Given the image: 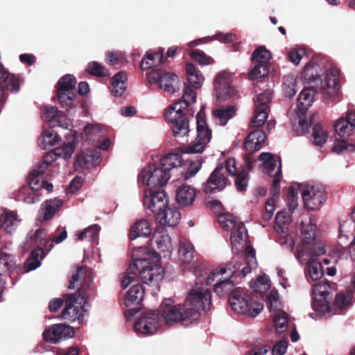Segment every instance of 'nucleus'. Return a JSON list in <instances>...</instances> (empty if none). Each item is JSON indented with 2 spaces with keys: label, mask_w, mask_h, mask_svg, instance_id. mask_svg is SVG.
Returning <instances> with one entry per match:
<instances>
[{
  "label": "nucleus",
  "mask_w": 355,
  "mask_h": 355,
  "mask_svg": "<svg viewBox=\"0 0 355 355\" xmlns=\"http://www.w3.org/2000/svg\"><path fill=\"white\" fill-rule=\"evenodd\" d=\"M175 301L166 299L162 306V317L166 324L180 323L188 326L198 319L200 311L210 309L211 294L205 287H195L187 294L183 303L175 304Z\"/></svg>",
  "instance_id": "1"
},
{
  "label": "nucleus",
  "mask_w": 355,
  "mask_h": 355,
  "mask_svg": "<svg viewBox=\"0 0 355 355\" xmlns=\"http://www.w3.org/2000/svg\"><path fill=\"white\" fill-rule=\"evenodd\" d=\"M164 276V269L157 257L136 259L127 269L121 280V286L126 288L131 283L139 282L150 288V291L155 295L159 290V283Z\"/></svg>",
  "instance_id": "2"
},
{
  "label": "nucleus",
  "mask_w": 355,
  "mask_h": 355,
  "mask_svg": "<svg viewBox=\"0 0 355 355\" xmlns=\"http://www.w3.org/2000/svg\"><path fill=\"white\" fill-rule=\"evenodd\" d=\"M196 101V93L188 85H184L182 99L168 106L165 111V119L171 124L174 135L178 138L184 137L189 132L188 121L185 111Z\"/></svg>",
  "instance_id": "3"
},
{
  "label": "nucleus",
  "mask_w": 355,
  "mask_h": 355,
  "mask_svg": "<svg viewBox=\"0 0 355 355\" xmlns=\"http://www.w3.org/2000/svg\"><path fill=\"white\" fill-rule=\"evenodd\" d=\"M315 230L316 225L313 219L309 218L306 224L302 223V245L295 254L301 263H305L310 259H317L316 257L325 252L324 244L315 241Z\"/></svg>",
  "instance_id": "4"
},
{
  "label": "nucleus",
  "mask_w": 355,
  "mask_h": 355,
  "mask_svg": "<svg viewBox=\"0 0 355 355\" xmlns=\"http://www.w3.org/2000/svg\"><path fill=\"white\" fill-rule=\"evenodd\" d=\"M246 266H243L241 269L240 262L233 259L226 265L221 266L219 269L215 270L211 272L206 279L207 285H211L215 280L220 279L219 276H223L225 274L232 276V278L240 277L243 278L252 270L257 268V261L254 257V252L252 249L248 248L246 251Z\"/></svg>",
  "instance_id": "5"
},
{
  "label": "nucleus",
  "mask_w": 355,
  "mask_h": 355,
  "mask_svg": "<svg viewBox=\"0 0 355 355\" xmlns=\"http://www.w3.org/2000/svg\"><path fill=\"white\" fill-rule=\"evenodd\" d=\"M232 309L239 314L256 317L263 310V305L243 291L236 289L229 299Z\"/></svg>",
  "instance_id": "6"
},
{
  "label": "nucleus",
  "mask_w": 355,
  "mask_h": 355,
  "mask_svg": "<svg viewBox=\"0 0 355 355\" xmlns=\"http://www.w3.org/2000/svg\"><path fill=\"white\" fill-rule=\"evenodd\" d=\"M66 297V307L62 313V317L71 322L77 320L81 323L87 313V296L85 290L79 289L73 295Z\"/></svg>",
  "instance_id": "7"
},
{
  "label": "nucleus",
  "mask_w": 355,
  "mask_h": 355,
  "mask_svg": "<svg viewBox=\"0 0 355 355\" xmlns=\"http://www.w3.org/2000/svg\"><path fill=\"white\" fill-rule=\"evenodd\" d=\"M314 71V66L307 64L303 72L304 79L310 83L320 81L321 83V90L324 96L332 97L337 95L339 90L338 70L336 68L330 69L325 73L322 80L318 78L311 77Z\"/></svg>",
  "instance_id": "8"
},
{
  "label": "nucleus",
  "mask_w": 355,
  "mask_h": 355,
  "mask_svg": "<svg viewBox=\"0 0 355 355\" xmlns=\"http://www.w3.org/2000/svg\"><path fill=\"white\" fill-rule=\"evenodd\" d=\"M171 175L159 163H154L146 166L142 169L139 180L146 186L155 187L167 183Z\"/></svg>",
  "instance_id": "9"
},
{
  "label": "nucleus",
  "mask_w": 355,
  "mask_h": 355,
  "mask_svg": "<svg viewBox=\"0 0 355 355\" xmlns=\"http://www.w3.org/2000/svg\"><path fill=\"white\" fill-rule=\"evenodd\" d=\"M196 125L197 137L191 144L184 148V153H202L211 139V132L207 125L205 119L201 112L198 113L196 116Z\"/></svg>",
  "instance_id": "10"
},
{
  "label": "nucleus",
  "mask_w": 355,
  "mask_h": 355,
  "mask_svg": "<svg viewBox=\"0 0 355 355\" xmlns=\"http://www.w3.org/2000/svg\"><path fill=\"white\" fill-rule=\"evenodd\" d=\"M259 159L263 162V171L270 177L273 178L271 193L273 196H277L280 191V180L282 178V165L279 159H275L272 154L262 153Z\"/></svg>",
  "instance_id": "11"
},
{
  "label": "nucleus",
  "mask_w": 355,
  "mask_h": 355,
  "mask_svg": "<svg viewBox=\"0 0 355 355\" xmlns=\"http://www.w3.org/2000/svg\"><path fill=\"white\" fill-rule=\"evenodd\" d=\"M300 193L304 207L316 210L326 201L327 197L322 187L315 184H300Z\"/></svg>",
  "instance_id": "12"
},
{
  "label": "nucleus",
  "mask_w": 355,
  "mask_h": 355,
  "mask_svg": "<svg viewBox=\"0 0 355 355\" xmlns=\"http://www.w3.org/2000/svg\"><path fill=\"white\" fill-rule=\"evenodd\" d=\"M148 80L150 84H158L160 89L171 94L179 89L180 80L173 73L155 69L148 73Z\"/></svg>",
  "instance_id": "13"
},
{
  "label": "nucleus",
  "mask_w": 355,
  "mask_h": 355,
  "mask_svg": "<svg viewBox=\"0 0 355 355\" xmlns=\"http://www.w3.org/2000/svg\"><path fill=\"white\" fill-rule=\"evenodd\" d=\"M76 78L72 75H66L58 81L57 95L62 107H69L76 100Z\"/></svg>",
  "instance_id": "14"
},
{
  "label": "nucleus",
  "mask_w": 355,
  "mask_h": 355,
  "mask_svg": "<svg viewBox=\"0 0 355 355\" xmlns=\"http://www.w3.org/2000/svg\"><path fill=\"white\" fill-rule=\"evenodd\" d=\"M143 204L146 209L150 210L155 216L163 211L168 205V198L164 191L146 190Z\"/></svg>",
  "instance_id": "15"
},
{
  "label": "nucleus",
  "mask_w": 355,
  "mask_h": 355,
  "mask_svg": "<svg viewBox=\"0 0 355 355\" xmlns=\"http://www.w3.org/2000/svg\"><path fill=\"white\" fill-rule=\"evenodd\" d=\"M160 325L159 313L150 311L142 313L140 318L135 324V329L137 333L144 335L154 334Z\"/></svg>",
  "instance_id": "16"
},
{
  "label": "nucleus",
  "mask_w": 355,
  "mask_h": 355,
  "mask_svg": "<svg viewBox=\"0 0 355 355\" xmlns=\"http://www.w3.org/2000/svg\"><path fill=\"white\" fill-rule=\"evenodd\" d=\"M42 116L43 121L50 127L58 126L65 129H70L72 127L71 120L52 105L44 107Z\"/></svg>",
  "instance_id": "17"
},
{
  "label": "nucleus",
  "mask_w": 355,
  "mask_h": 355,
  "mask_svg": "<svg viewBox=\"0 0 355 355\" xmlns=\"http://www.w3.org/2000/svg\"><path fill=\"white\" fill-rule=\"evenodd\" d=\"M234 74L227 71L218 73L214 80V92L218 102L225 100L231 95L230 86L233 80Z\"/></svg>",
  "instance_id": "18"
},
{
  "label": "nucleus",
  "mask_w": 355,
  "mask_h": 355,
  "mask_svg": "<svg viewBox=\"0 0 355 355\" xmlns=\"http://www.w3.org/2000/svg\"><path fill=\"white\" fill-rule=\"evenodd\" d=\"M20 87V80L15 75L6 71L3 66L0 63V107L6 101L5 88L11 92H17Z\"/></svg>",
  "instance_id": "19"
},
{
  "label": "nucleus",
  "mask_w": 355,
  "mask_h": 355,
  "mask_svg": "<svg viewBox=\"0 0 355 355\" xmlns=\"http://www.w3.org/2000/svg\"><path fill=\"white\" fill-rule=\"evenodd\" d=\"M73 336V329L64 324H54L43 333L44 339L51 343H58L62 340Z\"/></svg>",
  "instance_id": "20"
},
{
  "label": "nucleus",
  "mask_w": 355,
  "mask_h": 355,
  "mask_svg": "<svg viewBox=\"0 0 355 355\" xmlns=\"http://www.w3.org/2000/svg\"><path fill=\"white\" fill-rule=\"evenodd\" d=\"M227 178L224 174L223 166H217L211 173L204 186L205 193H214L220 191L227 185Z\"/></svg>",
  "instance_id": "21"
},
{
  "label": "nucleus",
  "mask_w": 355,
  "mask_h": 355,
  "mask_svg": "<svg viewBox=\"0 0 355 355\" xmlns=\"http://www.w3.org/2000/svg\"><path fill=\"white\" fill-rule=\"evenodd\" d=\"M247 230L244 225V223H240L239 227L234 229V230L231 232L230 242L232 251L235 253H239L243 250H245V255L246 257V251L248 248H251L254 250L252 248L247 245ZM254 252H255V251ZM246 266L247 265L245 264V266Z\"/></svg>",
  "instance_id": "22"
},
{
  "label": "nucleus",
  "mask_w": 355,
  "mask_h": 355,
  "mask_svg": "<svg viewBox=\"0 0 355 355\" xmlns=\"http://www.w3.org/2000/svg\"><path fill=\"white\" fill-rule=\"evenodd\" d=\"M37 246V248H43L49 251L53 244L51 242V237L47 235L46 230L40 229L36 230L34 233H29L26 237V244L24 249L28 250L30 248Z\"/></svg>",
  "instance_id": "23"
},
{
  "label": "nucleus",
  "mask_w": 355,
  "mask_h": 355,
  "mask_svg": "<svg viewBox=\"0 0 355 355\" xmlns=\"http://www.w3.org/2000/svg\"><path fill=\"white\" fill-rule=\"evenodd\" d=\"M193 245L187 241H180L178 251V260L182 270H191L193 266Z\"/></svg>",
  "instance_id": "24"
},
{
  "label": "nucleus",
  "mask_w": 355,
  "mask_h": 355,
  "mask_svg": "<svg viewBox=\"0 0 355 355\" xmlns=\"http://www.w3.org/2000/svg\"><path fill=\"white\" fill-rule=\"evenodd\" d=\"M21 222V218L17 211L3 209L0 215V230L11 234L15 232Z\"/></svg>",
  "instance_id": "25"
},
{
  "label": "nucleus",
  "mask_w": 355,
  "mask_h": 355,
  "mask_svg": "<svg viewBox=\"0 0 355 355\" xmlns=\"http://www.w3.org/2000/svg\"><path fill=\"white\" fill-rule=\"evenodd\" d=\"M198 195L196 188L188 184H182L176 191V202L180 207L191 206Z\"/></svg>",
  "instance_id": "26"
},
{
  "label": "nucleus",
  "mask_w": 355,
  "mask_h": 355,
  "mask_svg": "<svg viewBox=\"0 0 355 355\" xmlns=\"http://www.w3.org/2000/svg\"><path fill=\"white\" fill-rule=\"evenodd\" d=\"M153 241L155 248L164 257H169L173 251L171 237L166 231L156 232Z\"/></svg>",
  "instance_id": "27"
},
{
  "label": "nucleus",
  "mask_w": 355,
  "mask_h": 355,
  "mask_svg": "<svg viewBox=\"0 0 355 355\" xmlns=\"http://www.w3.org/2000/svg\"><path fill=\"white\" fill-rule=\"evenodd\" d=\"M155 216L161 225H168L169 227L177 225L181 220L180 211L175 207L168 206Z\"/></svg>",
  "instance_id": "28"
},
{
  "label": "nucleus",
  "mask_w": 355,
  "mask_h": 355,
  "mask_svg": "<svg viewBox=\"0 0 355 355\" xmlns=\"http://www.w3.org/2000/svg\"><path fill=\"white\" fill-rule=\"evenodd\" d=\"M132 286L128 291L125 297V305L130 306L139 304L144 297V288L139 282H132Z\"/></svg>",
  "instance_id": "29"
},
{
  "label": "nucleus",
  "mask_w": 355,
  "mask_h": 355,
  "mask_svg": "<svg viewBox=\"0 0 355 355\" xmlns=\"http://www.w3.org/2000/svg\"><path fill=\"white\" fill-rule=\"evenodd\" d=\"M266 134L259 130L251 132L247 137L244 143L245 150L257 151L261 149L266 140Z\"/></svg>",
  "instance_id": "30"
},
{
  "label": "nucleus",
  "mask_w": 355,
  "mask_h": 355,
  "mask_svg": "<svg viewBox=\"0 0 355 355\" xmlns=\"http://www.w3.org/2000/svg\"><path fill=\"white\" fill-rule=\"evenodd\" d=\"M101 159L100 153L96 150H88L81 153L76 158L75 164L83 168L97 165Z\"/></svg>",
  "instance_id": "31"
},
{
  "label": "nucleus",
  "mask_w": 355,
  "mask_h": 355,
  "mask_svg": "<svg viewBox=\"0 0 355 355\" xmlns=\"http://www.w3.org/2000/svg\"><path fill=\"white\" fill-rule=\"evenodd\" d=\"M223 279L220 278L217 279V282L214 284V292L218 295H224L229 293L232 294L234 290V283L240 277L232 278V276L225 274Z\"/></svg>",
  "instance_id": "32"
},
{
  "label": "nucleus",
  "mask_w": 355,
  "mask_h": 355,
  "mask_svg": "<svg viewBox=\"0 0 355 355\" xmlns=\"http://www.w3.org/2000/svg\"><path fill=\"white\" fill-rule=\"evenodd\" d=\"M185 71L189 83L196 89H200L205 80L202 72L191 63L186 64Z\"/></svg>",
  "instance_id": "33"
},
{
  "label": "nucleus",
  "mask_w": 355,
  "mask_h": 355,
  "mask_svg": "<svg viewBox=\"0 0 355 355\" xmlns=\"http://www.w3.org/2000/svg\"><path fill=\"white\" fill-rule=\"evenodd\" d=\"M159 164L171 175V171L182 166V155L178 153H168L160 159Z\"/></svg>",
  "instance_id": "34"
},
{
  "label": "nucleus",
  "mask_w": 355,
  "mask_h": 355,
  "mask_svg": "<svg viewBox=\"0 0 355 355\" xmlns=\"http://www.w3.org/2000/svg\"><path fill=\"white\" fill-rule=\"evenodd\" d=\"M152 233V227L147 220H140L135 222L130 229L129 236L133 240L140 236L148 237Z\"/></svg>",
  "instance_id": "35"
},
{
  "label": "nucleus",
  "mask_w": 355,
  "mask_h": 355,
  "mask_svg": "<svg viewBox=\"0 0 355 355\" xmlns=\"http://www.w3.org/2000/svg\"><path fill=\"white\" fill-rule=\"evenodd\" d=\"M315 99V91L310 88L303 89L297 98V107L298 110L304 113L312 105Z\"/></svg>",
  "instance_id": "36"
},
{
  "label": "nucleus",
  "mask_w": 355,
  "mask_h": 355,
  "mask_svg": "<svg viewBox=\"0 0 355 355\" xmlns=\"http://www.w3.org/2000/svg\"><path fill=\"white\" fill-rule=\"evenodd\" d=\"M127 75L125 72H119L114 76L112 80L111 92L115 96H121L127 87Z\"/></svg>",
  "instance_id": "37"
},
{
  "label": "nucleus",
  "mask_w": 355,
  "mask_h": 355,
  "mask_svg": "<svg viewBox=\"0 0 355 355\" xmlns=\"http://www.w3.org/2000/svg\"><path fill=\"white\" fill-rule=\"evenodd\" d=\"M61 140L60 137L51 129L44 131L38 139V144L41 148L47 149L58 144Z\"/></svg>",
  "instance_id": "38"
},
{
  "label": "nucleus",
  "mask_w": 355,
  "mask_h": 355,
  "mask_svg": "<svg viewBox=\"0 0 355 355\" xmlns=\"http://www.w3.org/2000/svg\"><path fill=\"white\" fill-rule=\"evenodd\" d=\"M217 220L223 229L231 232L239 227L240 223H243L237 217L229 213L218 215Z\"/></svg>",
  "instance_id": "39"
},
{
  "label": "nucleus",
  "mask_w": 355,
  "mask_h": 355,
  "mask_svg": "<svg viewBox=\"0 0 355 355\" xmlns=\"http://www.w3.org/2000/svg\"><path fill=\"white\" fill-rule=\"evenodd\" d=\"M236 110L237 109L234 105H229L225 107L214 110L212 114L214 117L219 121L220 124L223 125L236 114Z\"/></svg>",
  "instance_id": "40"
},
{
  "label": "nucleus",
  "mask_w": 355,
  "mask_h": 355,
  "mask_svg": "<svg viewBox=\"0 0 355 355\" xmlns=\"http://www.w3.org/2000/svg\"><path fill=\"white\" fill-rule=\"evenodd\" d=\"M45 255L46 254L44 250L41 248H37L33 250L25 264L26 272H29L37 268L41 265V261Z\"/></svg>",
  "instance_id": "41"
},
{
  "label": "nucleus",
  "mask_w": 355,
  "mask_h": 355,
  "mask_svg": "<svg viewBox=\"0 0 355 355\" xmlns=\"http://www.w3.org/2000/svg\"><path fill=\"white\" fill-rule=\"evenodd\" d=\"M40 193L28 187L21 188L17 195L18 200L23 201L27 204H33L40 200Z\"/></svg>",
  "instance_id": "42"
},
{
  "label": "nucleus",
  "mask_w": 355,
  "mask_h": 355,
  "mask_svg": "<svg viewBox=\"0 0 355 355\" xmlns=\"http://www.w3.org/2000/svg\"><path fill=\"white\" fill-rule=\"evenodd\" d=\"M62 205V201L58 198L45 201L42 205V207L44 209L43 220H48L51 219L59 210Z\"/></svg>",
  "instance_id": "43"
},
{
  "label": "nucleus",
  "mask_w": 355,
  "mask_h": 355,
  "mask_svg": "<svg viewBox=\"0 0 355 355\" xmlns=\"http://www.w3.org/2000/svg\"><path fill=\"white\" fill-rule=\"evenodd\" d=\"M100 229L98 225L94 224L89 226L83 231L76 232V236L79 241L86 239L90 241H95L98 239Z\"/></svg>",
  "instance_id": "44"
},
{
  "label": "nucleus",
  "mask_w": 355,
  "mask_h": 355,
  "mask_svg": "<svg viewBox=\"0 0 355 355\" xmlns=\"http://www.w3.org/2000/svg\"><path fill=\"white\" fill-rule=\"evenodd\" d=\"M44 172V171H41V168H38L36 166L29 175L28 187L39 192L40 189L44 187V181L42 179Z\"/></svg>",
  "instance_id": "45"
},
{
  "label": "nucleus",
  "mask_w": 355,
  "mask_h": 355,
  "mask_svg": "<svg viewBox=\"0 0 355 355\" xmlns=\"http://www.w3.org/2000/svg\"><path fill=\"white\" fill-rule=\"evenodd\" d=\"M291 222V218L290 214L284 211H279L276 216L275 228L277 232L286 234Z\"/></svg>",
  "instance_id": "46"
},
{
  "label": "nucleus",
  "mask_w": 355,
  "mask_h": 355,
  "mask_svg": "<svg viewBox=\"0 0 355 355\" xmlns=\"http://www.w3.org/2000/svg\"><path fill=\"white\" fill-rule=\"evenodd\" d=\"M104 128L99 124H87L83 131V137L87 140L94 141L96 137H101L104 133Z\"/></svg>",
  "instance_id": "47"
},
{
  "label": "nucleus",
  "mask_w": 355,
  "mask_h": 355,
  "mask_svg": "<svg viewBox=\"0 0 355 355\" xmlns=\"http://www.w3.org/2000/svg\"><path fill=\"white\" fill-rule=\"evenodd\" d=\"M305 263L308 264V273L313 281L321 279L324 275L322 264L317 259H310Z\"/></svg>",
  "instance_id": "48"
},
{
  "label": "nucleus",
  "mask_w": 355,
  "mask_h": 355,
  "mask_svg": "<svg viewBox=\"0 0 355 355\" xmlns=\"http://www.w3.org/2000/svg\"><path fill=\"white\" fill-rule=\"evenodd\" d=\"M300 189V184L298 183L291 186L288 189L287 206L291 213H293L298 207V193Z\"/></svg>",
  "instance_id": "49"
},
{
  "label": "nucleus",
  "mask_w": 355,
  "mask_h": 355,
  "mask_svg": "<svg viewBox=\"0 0 355 355\" xmlns=\"http://www.w3.org/2000/svg\"><path fill=\"white\" fill-rule=\"evenodd\" d=\"M14 257L9 254H0V276H6L14 268Z\"/></svg>",
  "instance_id": "50"
},
{
  "label": "nucleus",
  "mask_w": 355,
  "mask_h": 355,
  "mask_svg": "<svg viewBox=\"0 0 355 355\" xmlns=\"http://www.w3.org/2000/svg\"><path fill=\"white\" fill-rule=\"evenodd\" d=\"M334 128L336 133L340 137L351 135L354 130L352 125L345 118H340L337 120L334 124Z\"/></svg>",
  "instance_id": "51"
},
{
  "label": "nucleus",
  "mask_w": 355,
  "mask_h": 355,
  "mask_svg": "<svg viewBox=\"0 0 355 355\" xmlns=\"http://www.w3.org/2000/svg\"><path fill=\"white\" fill-rule=\"evenodd\" d=\"M352 303V291L350 289L339 293L335 299L336 306L340 310L349 307Z\"/></svg>",
  "instance_id": "52"
},
{
  "label": "nucleus",
  "mask_w": 355,
  "mask_h": 355,
  "mask_svg": "<svg viewBox=\"0 0 355 355\" xmlns=\"http://www.w3.org/2000/svg\"><path fill=\"white\" fill-rule=\"evenodd\" d=\"M271 53L266 48L260 46L257 48L252 54V63H260L268 66V62L271 58Z\"/></svg>",
  "instance_id": "53"
},
{
  "label": "nucleus",
  "mask_w": 355,
  "mask_h": 355,
  "mask_svg": "<svg viewBox=\"0 0 355 355\" xmlns=\"http://www.w3.org/2000/svg\"><path fill=\"white\" fill-rule=\"evenodd\" d=\"M272 98V92L270 89H266L256 96L254 98V106H256L257 109H260L261 107L269 109Z\"/></svg>",
  "instance_id": "54"
},
{
  "label": "nucleus",
  "mask_w": 355,
  "mask_h": 355,
  "mask_svg": "<svg viewBox=\"0 0 355 355\" xmlns=\"http://www.w3.org/2000/svg\"><path fill=\"white\" fill-rule=\"evenodd\" d=\"M297 80L293 75H288L283 78V89L286 96L290 98L296 94Z\"/></svg>",
  "instance_id": "55"
},
{
  "label": "nucleus",
  "mask_w": 355,
  "mask_h": 355,
  "mask_svg": "<svg viewBox=\"0 0 355 355\" xmlns=\"http://www.w3.org/2000/svg\"><path fill=\"white\" fill-rule=\"evenodd\" d=\"M312 137L315 145L322 146L327 139L328 132L321 125L316 124L313 128Z\"/></svg>",
  "instance_id": "56"
},
{
  "label": "nucleus",
  "mask_w": 355,
  "mask_h": 355,
  "mask_svg": "<svg viewBox=\"0 0 355 355\" xmlns=\"http://www.w3.org/2000/svg\"><path fill=\"white\" fill-rule=\"evenodd\" d=\"M269 278L266 275L258 277L256 279L250 282V286L255 292H265L270 288Z\"/></svg>",
  "instance_id": "57"
},
{
  "label": "nucleus",
  "mask_w": 355,
  "mask_h": 355,
  "mask_svg": "<svg viewBox=\"0 0 355 355\" xmlns=\"http://www.w3.org/2000/svg\"><path fill=\"white\" fill-rule=\"evenodd\" d=\"M331 298L314 297L313 308L319 313L325 315L329 311Z\"/></svg>",
  "instance_id": "58"
},
{
  "label": "nucleus",
  "mask_w": 355,
  "mask_h": 355,
  "mask_svg": "<svg viewBox=\"0 0 355 355\" xmlns=\"http://www.w3.org/2000/svg\"><path fill=\"white\" fill-rule=\"evenodd\" d=\"M269 109L260 108L257 109L254 106V114L252 120V124L254 127H259L264 124L268 119V112Z\"/></svg>",
  "instance_id": "59"
},
{
  "label": "nucleus",
  "mask_w": 355,
  "mask_h": 355,
  "mask_svg": "<svg viewBox=\"0 0 355 355\" xmlns=\"http://www.w3.org/2000/svg\"><path fill=\"white\" fill-rule=\"evenodd\" d=\"M190 56L193 60L200 65H209L214 62L211 57L207 56L203 51L193 50L190 52Z\"/></svg>",
  "instance_id": "60"
},
{
  "label": "nucleus",
  "mask_w": 355,
  "mask_h": 355,
  "mask_svg": "<svg viewBox=\"0 0 355 355\" xmlns=\"http://www.w3.org/2000/svg\"><path fill=\"white\" fill-rule=\"evenodd\" d=\"M274 326L278 333H282L287 329V314L279 312L273 318Z\"/></svg>",
  "instance_id": "61"
},
{
  "label": "nucleus",
  "mask_w": 355,
  "mask_h": 355,
  "mask_svg": "<svg viewBox=\"0 0 355 355\" xmlns=\"http://www.w3.org/2000/svg\"><path fill=\"white\" fill-rule=\"evenodd\" d=\"M267 301L270 311H277L280 309L282 304L277 291H270L267 296Z\"/></svg>",
  "instance_id": "62"
},
{
  "label": "nucleus",
  "mask_w": 355,
  "mask_h": 355,
  "mask_svg": "<svg viewBox=\"0 0 355 355\" xmlns=\"http://www.w3.org/2000/svg\"><path fill=\"white\" fill-rule=\"evenodd\" d=\"M306 55V51L304 48L292 49L288 53L289 60L295 65H298L301 60Z\"/></svg>",
  "instance_id": "63"
},
{
  "label": "nucleus",
  "mask_w": 355,
  "mask_h": 355,
  "mask_svg": "<svg viewBox=\"0 0 355 355\" xmlns=\"http://www.w3.org/2000/svg\"><path fill=\"white\" fill-rule=\"evenodd\" d=\"M87 71L96 76H105L107 75V70L98 62H91L87 64Z\"/></svg>",
  "instance_id": "64"
}]
</instances>
